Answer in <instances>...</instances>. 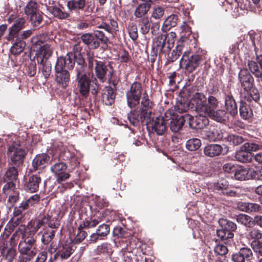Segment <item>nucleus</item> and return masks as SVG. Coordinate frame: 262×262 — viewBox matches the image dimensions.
<instances>
[{"instance_id":"obj_1","label":"nucleus","mask_w":262,"mask_h":262,"mask_svg":"<svg viewBox=\"0 0 262 262\" xmlns=\"http://www.w3.org/2000/svg\"><path fill=\"white\" fill-rule=\"evenodd\" d=\"M172 113V110H168L165 113V117L159 116L151 120L152 103L149 99L147 93L145 92L143 93L140 110L131 111L127 114V119L134 126H138L140 122H145L146 124L158 135H162L166 130L167 121L170 119Z\"/></svg>"},{"instance_id":"obj_2","label":"nucleus","mask_w":262,"mask_h":262,"mask_svg":"<svg viewBox=\"0 0 262 262\" xmlns=\"http://www.w3.org/2000/svg\"><path fill=\"white\" fill-rule=\"evenodd\" d=\"M92 76V73L76 74L77 87L80 94L83 96H87L90 90L93 95H96L98 93L99 86L96 82V78L91 79Z\"/></svg>"},{"instance_id":"obj_3","label":"nucleus","mask_w":262,"mask_h":262,"mask_svg":"<svg viewBox=\"0 0 262 262\" xmlns=\"http://www.w3.org/2000/svg\"><path fill=\"white\" fill-rule=\"evenodd\" d=\"M191 102L198 113L204 114L209 108L215 106L216 98L211 95L207 98L203 93L197 92L193 95Z\"/></svg>"},{"instance_id":"obj_4","label":"nucleus","mask_w":262,"mask_h":262,"mask_svg":"<svg viewBox=\"0 0 262 262\" xmlns=\"http://www.w3.org/2000/svg\"><path fill=\"white\" fill-rule=\"evenodd\" d=\"M26 154L24 148L16 142L9 145L7 150V155L12 163L17 166L23 164Z\"/></svg>"},{"instance_id":"obj_5","label":"nucleus","mask_w":262,"mask_h":262,"mask_svg":"<svg viewBox=\"0 0 262 262\" xmlns=\"http://www.w3.org/2000/svg\"><path fill=\"white\" fill-rule=\"evenodd\" d=\"M142 91L140 83L135 82L131 85L129 90L126 93L127 103L130 108L135 107L139 104Z\"/></svg>"},{"instance_id":"obj_6","label":"nucleus","mask_w":262,"mask_h":262,"mask_svg":"<svg viewBox=\"0 0 262 262\" xmlns=\"http://www.w3.org/2000/svg\"><path fill=\"white\" fill-rule=\"evenodd\" d=\"M200 56L185 52L180 61V66L184 67L189 72H193L199 65Z\"/></svg>"},{"instance_id":"obj_7","label":"nucleus","mask_w":262,"mask_h":262,"mask_svg":"<svg viewBox=\"0 0 262 262\" xmlns=\"http://www.w3.org/2000/svg\"><path fill=\"white\" fill-rule=\"evenodd\" d=\"M17 231L13 234L10 239V246L4 244L0 248L2 256L7 259L9 262H12L15 257L16 251L14 248L16 243L15 242Z\"/></svg>"},{"instance_id":"obj_8","label":"nucleus","mask_w":262,"mask_h":262,"mask_svg":"<svg viewBox=\"0 0 262 262\" xmlns=\"http://www.w3.org/2000/svg\"><path fill=\"white\" fill-rule=\"evenodd\" d=\"M207 115L200 113L199 115L192 117L190 115H185V118L190 127L195 129H202L209 124Z\"/></svg>"},{"instance_id":"obj_9","label":"nucleus","mask_w":262,"mask_h":262,"mask_svg":"<svg viewBox=\"0 0 262 262\" xmlns=\"http://www.w3.org/2000/svg\"><path fill=\"white\" fill-rule=\"evenodd\" d=\"M75 63V55L72 52L68 53L64 57L58 58L55 68L60 70L72 69Z\"/></svg>"},{"instance_id":"obj_10","label":"nucleus","mask_w":262,"mask_h":262,"mask_svg":"<svg viewBox=\"0 0 262 262\" xmlns=\"http://www.w3.org/2000/svg\"><path fill=\"white\" fill-rule=\"evenodd\" d=\"M18 251H22L35 256L37 251L36 239L30 237L21 241L18 246Z\"/></svg>"},{"instance_id":"obj_11","label":"nucleus","mask_w":262,"mask_h":262,"mask_svg":"<svg viewBox=\"0 0 262 262\" xmlns=\"http://www.w3.org/2000/svg\"><path fill=\"white\" fill-rule=\"evenodd\" d=\"M67 168L66 164L61 162L55 163L51 167V171L56 177L58 182L64 181L69 178L70 174L66 172Z\"/></svg>"},{"instance_id":"obj_12","label":"nucleus","mask_w":262,"mask_h":262,"mask_svg":"<svg viewBox=\"0 0 262 262\" xmlns=\"http://www.w3.org/2000/svg\"><path fill=\"white\" fill-rule=\"evenodd\" d=\"M238 80L244 91H248L252 88L253 78L247 70L243 69L240 71Z\"/></svg>"},{"instance_id":"obj_13","label":"nucleus","mask_w":262,"mask_h":262,"mask_svg":"<svg viewBox=\"0 0 262 262\" xmlns=\"http://www.w3.org/2000/svg\"><path fill=\"white\" fill-rule=\"evenodd\" d=\"M219 106V101L216 99V104L213 107L209 108L207 112L204 114L207 116L209 117L213 120L217 122H222L226 120V113L223 110H218L215 111V109Z\"/></svg>"},{"instance_id":"obj_14","label":"nucleus","mask_w":262,"mask_h":262,"mask_svg":"<svg viewBox=\"0 0 262 262\" xmlns=\"http://www.w3.org/2000/svg\"><path fill=\"white\" fill-rule=\"evenodd\" d=\"M25 20L23 18H19L9 29V35L7 39L9 41L13 40L19 35V32L24 28Z\"/></svg>"},{"instance_id":"obj_15","label":"nucleus","mask_w":262,"mask_h":262,"mask_svg":"<svg viewBox=\"0 0 262 262\" xmlns=\"http://www.w3.org/2000/svg\"><path fill=\"white\" fill-rule=\"evenodd\" d=\"M55 81L62 88H66L70 81V75L67 70H60L55 68Z\"/></svg>"},{"instance_id":"obj_16","label":"nucleus","mask_w":262,"mask_h":262,"mask_svg":"<svg viewBox=\"0 0 262 262\" xmlns=\"http://www.w3.org/2000/svg\"><path fill=\"white\" fill-rule=\"evenodd\" d=\"M167 37L168 43L167 48L171 49L174 44V38L176 37V34L173 32H170L167 34V36H166L165 35H161L158 37V39L160 40V41L159 43L157 45V49L161 51L163 50L165 45V40Z\"/></svg>"},{"instance_id":"obj_17","label":"nucleus","mask_w":262,"mask_h":262,"mask_svg":"<svg viewBox=\"0 0 262 262\" xmlns=\"http://www.w3.org/2000/svg\"><path fill=\"white\" fill-rule=\"evenodd\" d=\"M173 113L171 114V117L170 119H171L170 123V128L172 132L177 133L183 127L184 123L187 121L185 118V115L177 116L175 117L172 116Z\"/></svg>"},{"instance_id":"obj_18","label":"nucleus","mask_w":262,"mask_h":262,"mask_svg":"<svg viewBox=\"0 0 262 262\" xmlns=\"http://www.w3.org/2000/svg\"><path fill=\"white\" fill-rule=\"evenodd\" d=\"M41 182V178L37 174L31 176L26 182L25 189L30 192H35L38 190L39 184Z\"/></svg>"},{"instance_id":"obj_19","label":"nucleus","mask_w":262,"mask_h":262,"mask_svg":"<svg viewBox=\"0 0 262 262\" xmlns=\"http://www.w3.org/2000/svg\"><path fill=\"white\" fill-rule=\"evenodd\" d=\"M254 173V169L252 168H239L235 171L234 177L236 180L244 181L252 179Z\"/></svg>"},{"instance_id":"obj_20","label":"nucleus","mask_w":262,"mask_h":262,"mask_svg":"<svg viewBox=\"0 0 262 262\" xmlns=\"http://www.w3.org/2000/svg\"><path fill=\"white\" fill-rule=\"evenodd\" d=\"M82 42L92 49H97L100 46V42L93 33L83 34L81 36Z\"/></svg>"},{"instance_id":"obj_21","label":"nucleus","mask_w":262,"mask_h":262,"mask_svg":"<svg viewBox=\"0 0 262 262\" xmlns=\"http://www.w3.org/2000/svg\"><path fill=\"white\" fill-rule=\"evenodd\" d=\"M72 246L70 244H66L60 247L58 251L54 255V258L58 259L60 258L62 259H68L73 252Z\"/></svg>"},{"instance_id":"obj_22","label":"nucleus","mask_w":262,"mask_h":262,"mask_svg":"<svg viewBox=\"0 0 262 262\" xmlns=\"http://www.w3.org/2000/svg\"><path fill=\"white\" fill-rule=\"evenodd\" d=\"M252 255L251 250L249 248H242L234 254L232 259L234 262H245L246 259H249Z\"/></svg>"},{"instance_id":"obj_23","label":"nucleus","mask_w":262,"mask_h":262,"mask_svg":"<svg viewBox=\"0 0 262 262\" xmlns=\"http://www.w3.org/2000/svg\"><path fill=\"white\" fill-rule=\"evenodd\" d=\"M225 105L227 111L231 116H234L237 114V106L233 97L230 95L225 97Z\"/></svg>"},{"instance_id":"obj_24","label":"nucleus","mask_w":262,"mask_h":262,"mask_svg":"<svg viewBox=\"0 0 262 262\" xmlns=\"http://www.w3.org/2000/svg\"><path fill=\"white\" fill-rule=\"evenodd\" d=\"M97 28L103 29L111 34L116 33L119 30L118 23L114 19H110L107 21L102 23Z\"/></svg>"},{"instance_id":"obj_25","label":"nucleus","mask_w":262,"mask_h":262,"mask_svg":"<svg viewBox=\"0 0 262 262\" xmlns=\"http://www.w3.org/2000/svg\"><path fill=\"white\" fill-rule=\"evenodd\" d=\"M115 94L114 90L110 87H105L102 91V101L106 105H110L114 103Z\"/></svg>"},{"instance_id":"obj_26","label":"nucleus","mask_w":262,"mask_h":262,"mask_svg":"<svg viewBox=\"0 0 262 262\" xmlns=\"http://www.w3.org/2000/svg\"><path fill=\"white\" fill-rule=\"evenodd\" d=\"M223 151L222 147L219 144H210L205 147L204 154L209 157H214L221 154Z\"/></svg>"},{"instance_id":"obj_27","label":"nucleus","mask_w":262,"mask_h":262,"mask_svg":"<svg viewBox=\"0 0 262 262\" xmlns=\"http://www.w3.org/2000/svg\"><path fill=\"white\" fill-rule=\"evenodd\" d=\"M204 138L209 141H216L221 139L224 140L225 134H222L218 129L213 128L209 130L204 131Z\"/></svg>"},{"instance_id":"obj_28","label":"nucleus","mask_w":262,"mask_h":262,"mask_svg":"<svg viewBox=\"0 0 262 262\" xmlns=\"http://www.w3.org/2000/svg\"><path fill=\"white\" fill-rule=\"evenodd\" d=\"M52 48L51 46L49 44H45L43 46H41L39 47V50H37V54H38V56L37 57V62L39 64V61L41 60V59H46L47 60L48 58H49L52 54Z\"/></svg>"},{"instance_id":"obj_29","label":"nucleus","mask_w":262,"mask_h":262,"mask_svg":"<svg viewBox=\"0 0 262 262\" xmlns=\"http://www.w3.org/2000/svg\"><path fill=\"white\" fill-rule=\"evenodd\" d=\"M49 159V156L46 154H38L36 156L32 161L33 171H35L43 165Z\"/></svg>"},{"instance_id":"obj_30","label":"nucleus","mask_w":262,"mask_h":262,"mask_svg":"<svg viewBox=\"0 0 262 262\" xmlns=\"http://www.w3.org/2000/svg\"><path fill=\"white\" fill-rule=\"evenodd\" d=\"M46 8L49 12L59 19H66L69 16L68 13L63 11L56 6H46Z\"/></svg>"},{"instance_id":"obj_31","label":"nucleus","mask_w":262,"mask_h":262,"mask_svg":"<svg viewBox=\"0 0 262 262\" xmlns=\"http://www.w3.org/2000/svg\"><path fill=\"white\" fill-rule=\"evenodd\" d=\"M95 73L97 77L102 82L106 80V74L107 69L103 61L98 63L97 66L95 67Z\"/></svg>"},{"instance_id":"obj_32","label":"nucleus","mask_w":262,"mask_h":262,"mask_svg":"<svg viewBox=\"0 0 262 262\" xmlns=\"http://www.w3.org/2000/svg\"><path fill=\"white\" fill-rule=\"evenodd\" d=\"M55 231L53 229L45 228L39 234H41V241L44 245H48L51 243L55 236Z\"/></svg>"},{"instance_id":"obj_33","label":"nucleus","mask_w":262,"mask_h":262,"mask_svg":"<svg viewBox=\"0 0 262 262\" xmlns=\"http://www.w3.org/2000/svg\"><path fill=\"white\" fill-rule=\"evenodd\" d=\"M151 7L150 3H143L139 5L135 9L134 15L137 18L145 17Z\"/></svg>"},{"instance_id":"obj_34","label":"nucleus","mask_w":262,"mask_h":262,"mask_svg":"<svg viewBox=\"0 0 262 262\" xmlns=\"http://www.w3.org/2000/svg\"><path fill=\"white\" fill-rule=\"evenodd\" d=\"M85 6V0H70L67 3V7L70 11L83 10Z\"/></svg>"},{"instance_id":"obj_35","label":"nucleus","mask_w":262,"mask_h":262,"mask_svg":"<svg viewBox=\"0 0 262 262\" xmlns=\"http://www.w3.org/2000/svg\"><path fill=\"white\" fill-rule=\"evenodd\" d=\"M239 114L243 119L248 120L252 116L253 112L249 105L245 102L241 101L239 106Z\"/></svg>"},{"instance_id":"obj_36","label":"nucleus","mask_w":262,"mask_h":262,"mask_svg":"<svg viewBox=\"0 0 262 262\" xmlns=\"http://www.w3.org/2000/svg\"><path fill=\"white\" fill-rule=\"evenodd\" d=\"M15 42L10 49V51L14 55H18L24 50L26 44V42L21 38L16 37Z\"/></svg>"},{"instance_id":"obj_37","label":"nucleus","mask_w":262,"mask_h":262,"mask_svg":"<svg viewBox=\"0 0 262 262\" xmlns=\"http://www.w3.org/2000/svg\"><path fill=\"white\" fill-rule=\"evenodd\" d=\"M235 159L242 163H249L252 161V157L251 154L246 150H243L242 146L240 150L237 151L235 155Z\"/></svg>"},{"instance_id":"obj_38","label":"nucleus","mask_w":262,"mask_h":262,"mask_svg":"<svg viewBox=\"0 0 262 262\" xmlns=\"http://www.w3.org/2000/svg\"><path fill=\"white\" fill-rule=\"evenodd\" d=\"M224 140L231 145H238L244 141V139L240 135L225 134Z\"/></svg>"},{"instance_id":"obj_39","label":"nucleus","mask_w":262,"mask_h":262,"mask_svg":"<svg viewBox=\"0 0 262 262\" xmlns=\"http://www.w3.org/2000/svg\"><path fill=\"white\" fill-rule=\"evenodd\" d=\"M219 223L221 228L227 232H232L236 229V224L227 219H221L219 220Z\"/></svg>"},{"instance_id":"obj_40","label":"nucleus","mask_w":262,"mask_h":262,"mask_svg":"<svg viewBox=\"0 0 262 262\" xmlns=\"http://www.w3.org/2000/svg\"><path fill=\"white\" fill-rule=\"evenodd\" d=\"M178 17L175 15H171L167 17L164 20L162 30L164 31H166L169 30L171 28L176 26L177 24Z\"/></svg>"},{"instance_id":"obj_41","label":"nucleus","mask_w":262,"mask_h":262,"mask_svg":"<svg viewBox=\"0 0 262 262\" xmlns=\"http://www.w3.org/2000/svg\"><path fill=\"white\" fill-rule=\"evenodd\" d=\"M236 221L246 227H251L253 225V219L245 214H240L236 217Z\"/></svg>"},{"instance_id":"obj_42","label":"nucleus","mask_w":262,"mask_h":262,"mask_svg":"<svg viewBox=\"0 0 262 262\" xmlns=\"http://www.w3.org/2000/svg\"><path fill=\"white\" fill-rule=\"evenodd\" d=\"M245 91V98L248 101H251L252 100L257 101L259 100L260 96L257 89L251 88L249 90Z\"/></svg>"},{"instance_id":"obj_43","label":"nucleus","mask_w":262,"mask_h":262,"mask_svg":"<svg viewBox=\"0 0 262 262\" xmlns=\"http://www.w3.org/2000/svg\"><path fill=\"white\" fill-rule=\"evenodd\" d=\"M47 39V36L44 33H40L39 34L34 36L31 39V42L33 47L35 49H37L38 46L39 47Z\"/></svg>"},{"instance_id":"obj_44","label":"nucleus","mask_w":262,"mask_h":262,"mask_svg":"<svg viewBox=\"0 0 262 262\" xmlns=\"http://www.w3.org/2000/svg\"><path fill=\"white\" fill-rule=\"evenodd\" d=\"M18 176V171L16 168L14 167H11L6 171L4 179L5 181L13 182L14 180H16Z\"/></svg>"},{"instance_id":"obj_45","label":"nucleus","mask_w":262,"mask_h":262,"mask_svg":"<svg viewBox=\"0 0 262 262\" xmlns=\"http://www.w3.org/2000/svg\"><path fill=\"white\" fill-rule=\"evenodd\" d=\"M201 141L198 138H192L186 143V148L190 151H195L201 146Z\"/></svg>"},{"instance_id":"obj_46","label":"nucleus","mask_w":262,"mask_h":262,"mask_svg":"<svg viewBox=\"0 0 262 262\" xmlns=\"http://www.w3.org/2000/svg\"><path fill=\"white\" fill-rule=\"evenodd\" d=\"M99 221L97 219H93L92 218L85 219L81 224L79 225L78 229L79 230L84 228H94L96 227L99 223Z\"/></svg>"},{"instance_id":"obj_47","label":"nucleus","mask_w":262,"mask_h":262,"mask_svg":"<svg viewBox=\"0 0 262 262\" xmlns=\"http://www.w3.org/2000/svg\"><path fill=\"white\" fill-rule=\"evenodd\" d=\"M43 218H46L47 219L48 221L45 225H47L51 229L54 230V229L57 228L59 226V221L56 216H53V215L50 216V215H47L43 216Z\"/></svg>"},{"instance_id":"obj_48","label":"nucleus","mask_w":262,"mask_h":262,"mask_svg":"<svg viewBox=\"0 0 262 262\" xmlns=\"http://www.w3.org/2000/svg\"><path fill=\"white\" fill-rule=\"evenodd\" d=\"M262 148V145L254 142H246L242 146L243 150H246L249 153L256 151Z\"/></svg>"},{"instance_id":"obj_49","label":"nucleus","mask_w":262,"mask_h":262,"mask_svg":"<svg viewBox=\"0 0 262 262\" xmlns=\"http://www.w3.org/2000/svg\"><path fill=\"white\" fill-rule=\"evenodd\" d=\"M38 11V4L32 1H30L25 8V14L29 16Z\"/></svg>"},{"instance_id":"obj_50","label":"nucleus","mask_w":262,"mask_h":262,"mask_svg":"<svg viewBox=\"0 0 262 262\" xmlns=\"http://www.w3.org/2000/svg\"><path fill=\"white\" fill-rule=\"evenodd\" d=\"M247 237L252 241H260L262 238V233L257 228L250 229L248 230Z\"/></svg>"},{"instance_id":"obj_51","label":"nucleus","mask_w":262,"mask_h":262,"mask_svg":"<svg viewBox=\"0 0 262 262\" xmlns=\"http://www.w3.org/2000/svg\"><path fill=\"white\" fill-rule=\"evenodd\" d=\"M42 66V72L45 78H48L51 74V64L47 60L45 61L41 59L39 63Z\"/></svg>"},{"instance_id":"obj_52","label":"nucleus","mask_w":262,"mask_h":262,"mask_svg":"<svg viewBox=\"0 0 262 262\" xmlns=\"http://www.w3.org/2000/svg\"><path fill=\"white\" fill-rule=\"evenodd\" d=\"M164 9L160 6H157L152 8L151 12V17L155 19H159L162 18L164 14Z\"/></svg>"},{"instance_id":"obj_53","label":"nucleus","mask_w":262,"mask_h":262,"mask_svg":"<svg viewBox=\"0 0 262 262\" xmlns=\"http://www.w3.org/2000/svg\"><path fill=\"white\" fill-rule=\"evenodd\" d=\"M75 61L77 63V67L76 68V74H80L84 73L85 69V61L84 59L81 57H78L75 58Z\"/></svg>"},{"instance_id":"obj_54","label":"nucleus","mask_w":262,"mask_h":262,"mask_svg":"<svg viewBox=\"0 0 262 262\" xmlns=\"http://www.w3.org/2000/svg\"><path fill=\"white\" fill-rule=\"evenodd\" d=\"M87 59L88 61V68L89 70L92 72L94 66H97L98 63L101 62V61H98L96 59V57L93 53L88 52L87 53Z\"/></svg>"},{"instance_id":"obj_55","label":"nucleus","mask_w":262,"mask_h":262,"mask_svg":"<svg viewBox=\"0 0 262 262\" xmlns=\"http://www.w3.org/2000/svg\"><path fill=\"white\" fill-rule=\"evenodd\" d=\"M251 247L256 255L262 256V241H252Z\"/></svg>"},{"instance_id":"obj_56","label":"nucleus","mask_w":262,"mask_h":262,"mask_svg":"<svg viewBox=\"0 0 262 262\" xmlns=\"http://www.w3.org/2000/svg\"><path fill=\"white\" fill-rule=\"evenodd\" d=\"M141 32L143 34H147L150 30V21L148 17H143L141 20Z\"/></svg>"},{"instance_id":"obj_57","label":"nucleus","mask_w":262,"mask_h":262,"mask_svg":"<svg viewBox=\"0 0 262 262\" xmlns=\"http://www.w3.org/2000/svg\"><path fill=\"white\" fill-rule=\"evenodd\" d=\"M174 108L178 112L182 113L186 112L189 110V104L188 102L185 101L183 100V101L178 102Z\"/></svg>"},{"instance_id":"obj_58","label":"nucleus","mask_w":262,"mask_h":262,"mask_svg":"<svg viewBox=\"0 0 262 262\" xmlns=\"http://www.w3.org/2000/svg\"><path fill=\"white\" fill-rule=\"evenodd\" d=\"M30 21L33 26H38L42 21V16L39 11L30 16Z\"/></svg>"},{"instance_id":"obj_59","label":"nucleus","mask_w":262,"mask_h":262,"mask_svg":"<svg viewBox=\"0 0 262 262\" xmlns=\"http://www.w3.org/2000/svg\"><path fill=\"white\" fill-rule=\"evenodd\" d=\"M228 182L226 180L221 179L214 184V188L215 190L222 193L226 189V187L228 186Z\"/></svg>"},{"instance_id":"obj_60","label":"nucleus","mask_w":262,"mask_h":262,"mask_svg":"<svg viewBox=\"0 0 262 262\" xmlns=\"http://www.w3.org/2000/svg\"><path fill=\"white\" fill-rule=\"evenodd\" d=\"M217 236L222 240H225L228 238H231L233 237L232 232H227L222 228L216 231Z\"/></svg>"},{"instance_id":"obj_61","label":"nucleus","mask_w":262,"mask_h":262,"mask_svg":"<svg viewBox=\"0 0 262 262\" xmlns=\"http://www.w3.org/2000/svg\"><path fill=\"white\" fill-rule=\"evenodd\" d=\"M47 221L46 218L42 217L41 220L34 222L31 227V231L33 233H36L39 229L45 226Z\"/></svg>"},{"instance_id":"obj_62","label":"nucleus","mask_w":262,"mask_h":262,"mask_svg":"<svg viewBox=\"0 0 262 262\" xmlns=\"http://www.w3.org/2000/svg\"><path fill=\"white\" fill-rule=\"evenodd\" d=\"M184 47V43L182 41H180L179 42V43L177 45V46L176 47V49L173 50L172 52V61H173L176 60H177L178 57L180 56L182 50Z\"/></svg>"},{"instance_id":"obj_63","label":"nucleus","mask_w":262,"mask_h":262,"mask_svg":"<svg viewBox=\"0 0 262 262\" xmlns=\"http://www.w3.org/2000/svg\"><path fill=\"white\" fill-rule=\"evenodd\" d=\"M19 255L18 257L17 262H29L34 257V255L24 252L22 251H18Z\"/></svg>"},{"instance_id":"obj_64","label":"nucleus","mask_w":262,"mask_h":262,"mask_svg":"<svg viewBox=\"0 0 262 262\" xmlns=\"http://www.w3.org/2000/svg\"><path fill=\"white\" fill-rule=\"evenodd\" d=\"M249 66L250 71L255 77L260 78L262 82V71L259 70L258 67L254 62H250Z\"/></svg>"}]
</instances>
